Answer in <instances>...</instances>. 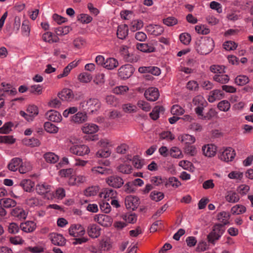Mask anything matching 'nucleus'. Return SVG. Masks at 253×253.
Wrapping results in <instances>:
<instances>
[{
    "mask_svg": "<svg viewBox=\"0 0 253 253\" xmlns=\"http://www.w3.org/2000/svg\"><path fill=\"white\" fill-rule=\"evenodd\" d=\"M214 47V41L209 37H202L197 39L195 42V48L201 55H206L210 53Z\"/></svg>",
    "mask_w": 253,
    "mask_h": 253,
    "instance_id": "nucleus-1",
    "label": "nucleus"
},
{
    "mask_svg": "<svg viewBox=\"0 0 253 253\" xmlns=\"http://www.w3.org/2000/svg\"><path fill=\"white\" fill-rule=\"evenodd\" d=\"M229 223V222L226 220L223 224H215L213 227L212 231L208 235V241L214 244V241L218 240L225 231V229H223L224 226Z\"/></svg>",
    "mask_w": 253,
    "mask_h": 253,
    "instance_id": "nucleus-2",
    "label": "nucleus"
},
{
    "mask_svg": "<svg viewBox=\"0 0 253 253\" xmlns=\"http://www.w3.org/2000/svg\"><path fill=\"white\" fill-rule=\"evenodd\" d=\"M81 105L84 110L93 114L100 108L101 103L97 98H91L86 101L82 102Z\"/></svg>",
    "mask_w": 253,
    "mask_h": 253,
    "instance_id": "nucleus-3",
    "label": "nucleus"
},
{
    "mask_svg": "<svg viewBox=\"0 0 253 253\" xmlns=\"http://www.w3.org/2000/svg\"><path fill=\"white\" fill-rule=\"evenodd\" d=\"M204 107L198 106L195 109V111L199 119L203 120H211L217 114V112L213 108H211L205 114L203 113Z\"/></svg>",
    "mask_w": 253,
    "mask_h": 253,
    "instance_id": "nucleus-4",
    "label": "nucleus"
},
{
    "mask_svg": "<svg viewBox=\"0 0 253 253\" xmlns=\"http://www.w3.org/2000/svg\"><path fill=\"white\" fill-rule=\"evenodd\" d=\"M134 70V68L131 65L126 64L119 68L118 75L121 79L126 80L132 75Z\"/></svg>",
    "mask_w": 253,
    "mask_h": 253,
    "instance_id": "nucleus-5",
    "label": "nucleus"
},
{
    "mask_svg": "<svg viewBox=\"0 0 253 253\" xmlns=\"http://www.w3.org/2000/svg\"><path fill=\"white\" fill-rule=\"evenodd\" d=\"M106 182L110 186L115 188L121 187L124 183L123 179L117 175L109 176L106 178Z\"/></svg>",
    "mask_w": 253,
    "mask_h": 253,
    "instance_id": "nucleus-6",
    "label": "nucleus"
},
{
    "mask_svg": "<svg viewBox=\"0 0 253 253\" xmlns=\"http://www.w3.org/2000/svg\"><path fill=\"white\" fill-rule=\"evenodd\" d=\"M236 155L235 152L231 147L226 148L222 152H220L219 158L224 162L232 161Z\"/></svg>",
    "mask_w": 253,
    "mask_h": 253,
    "instance_id": "nucleus-7",
    "label": "nucleus"
},
{
    "mask_svg": "<svg viewBox=\"0 0 253 253\" xmlns=\"http://www.w3.org/2000/svg\"><path fill=\"white\" fill-rule=\"evenodd\" d=\"M125 202L127 209L134 211L139 204V199L137 197L129 195L126 197Z\"/></svg>",
    "mask_w": 253,
    "mask_h": 253,
    "instance_id": "nucleus-8",
    "label": "nucleus"
},
{
    "mask_svg": "<svg viewBox=\"0 0 253 253\" xmlns=\"http://www.w3.org/2000/svg\"><path fill=\"white\" fill-rule=\"evenodd\" d=\"M69 233L73 237H80L84 234L85 229L81 224H73L69 229Z\"/></svg>",
    "mask_w": 253,
    "mask_h": 253,
    "instance_id": "nucleus-9",
    "label": "nucleus"
},
{
    "mask_svg": "<svg viewBox=\"0 0 253 253\" xmlns=\"http://www.w3.org/2000/svg\"><path fill=\"white\" fill-rule=\"evenodd\" d=\"M70 152L79 156H84L89 152V148L85 145H74L70 148Z\"/></svg>",
    "mask_w": 253,
    "mask_h": 253,
    "instance_id": "nucleus-10",
    "label": "nucleus"
},
{
    "mask_svg": "<svg viewBox=\"0 0 253 253\" xmlns=\"http://www.w3.org/2000/svg\"><path fill=\"white\" fill-rule=\"evenodd\" d=\"M160 94L158 89L155 87H150L144 93V96L147 100L155 101L158 99Z\"/></svg>",
    "mask_w": 253,
    "mask_h": 253,
    "instance_id": "nucleus-11",
    "label": "nucleus"
},
{
    "mask_svg": "<svg viewBox=\"0 0 253 253\" xmlns=\"http://www.w3.org/2000/svg\"><path fill=\"white\" fill-rule=\"evenodd\" d=\"M94 220L99 224L104 227L110 226L112 222V218L106 214L96 215L94 217Z\"/></svg>",
    "mask_w": 253,
    "mask_h": 253,
    "instance_id": "nucleus-12",
    "label": "nucleus"
},
{
    "mask_svg": "<svg viewBox=\"0 0 253 253\" xmlns=\"http://www.w3.org/2000/svg\"><path fill=\"white\" fill-rule=\"evenodd\" d=\"M50 239L54 245L63 246L66 244V240L60 234L53 233L50 235Z\"/></svg>",
    "mask_w": 253,
    "mask_h": 253,
    "instance_id": "nucleus-13",
    "label": "nucleus"
},
{
    "mask_svg": "<svg viewBox=\"0 0 253 253\" xmlns=\"http://www.w3.org/2000/svg\"><path fill=\"white\" fill-rule=\"evenodd\" d=\"M146 32L151 35L158 36L161 35L164 31L163 27L158 25L150 24L145 27Z\"/></svg>",
    "mask_w": 253,
    "mask_h": 253,
    "instance_id": "nucleus-14",
    "label": "nucleus"
},
{
    "mask_svg": "<svg viewBox=\"0 0 253 253\" xmlns=\"http://www.w3.org/2000/svg\"><path fill=\"white\" fill-rule=\"evenodd\" d=\"M58 97L62 101H70L74 97L73 91L69 88H64L58 93Z\"/></svg>",
    "mask_w": 253,
    "mask_h": 253,
    "instance_id": "nucleus-15",
    "label": "nucleus"
},
{
    "mask_svg": "<svg viewBox=\"0 0 253 253\" xmlns=\"http://www.w3.org/2000/svg\"><path fill=\"white\" fill-rule=\"evenodd\" d=\"M101 228L95 224H90L88 226L87 231L88 235L93 238L98 237L100 235Z\"/></svg>",
    "mask_w": 253,
    "mask_h": 253,
    "instance_id": "nucleus-16",
    "label": "nucleus"
},
{
    "mask_svg": "<svg viewBox=\"0 0 253 253\" xmlns=\"http://www.w3.org/2000/svg\"><path fill=\"white\" fill-rule=\"evenodd\" d=\"M45 116L48 119L53 122H60L62 120V116L61 114L57 111L54 110H50L47 111Z\"/></svg>",
    "mask_w": 253,
    "mask_h": 253,
    "instance_id": "nucleus-17",
    "label": "nucleus"
},
{
    "mask_svg": "<svg viewBox=\"0 0 253 253\" xmlns=\"http://www.w3.org/2000/svg\"><path fill=\"white\" fill-rule=\"evenodd\" d=\"M202 151L206 157H212L215 155L216 148L214 145L208 144L202 147Z\"/></svg>",
    "mask_w": 253,
    "mask_h": 253,
    "instance_id": "nucleus-18",
    "label": "nucleus"
},
{
    "mask_svg": "<svg viewBox=\"0 0 253 253\" xmlns=\"http://www.w3.org/2000/svg\"><path fill=\"white\" fill-rule=\"evenodd\" d=\"M210 94L208 98V101L211 103L213 102L216 100L220 99L224 96V93L219 89H215L211 91Z\"/></svg>",
    "mask_w": 253,
    "mask_h": 253,
    "instance_id": "nucleus-19",
    "label": "nucleus"
},
{
    "mask_svg": "<svg viewBox=\"0 0 253 253\" xmlns=\"http://www.w3.org/2000/svg\"><path fill=\"white\" fill-rule=\"evenodd\" d=\"M11 214L12 216L16 217L20 219H25L27 215L26 211L19 207L12 209L11 211Z\"/></svg>",
    "mask_w": 253,
    "mask_h": 253,
    "instance_id": "nucleus-20",
    "label": "nucleus"
},
{
    "mask_svg": "<svg viewBox=\"0 0 253 253\" xmlns=\"http://www.w3.org/2000/svg\"><path fill=\"white\" fill-rule=\"evenodd\" d=\"M20 227L21 229L25 232H32L36 227V224L32 221H27L25 223H22Z\"/></svg>",
    "mask_w": 253,
    "mask_h": 253,
    "instance_id": "nucleus-21",
    "label": "nucleus"
},
{
    "mask_svg": "<svg viewBox=\"0 0 253 253\" xmlns=\"http://www.w3.org/2000/svg\"><path fill=\"white\" fill-rule=\"evenodd\" d=\"M128 28L127 25H119L118 27L117 37L121 40H124L128 35Z\"/></svg>",
    "mask_w": 253,
    "mask_h": 253,
    "instance_id": "nucleus-22",
    "label": "nucleus"
},
{
    "mask_svg": "<svg viewBox=\"0 0 253 253\" xmlns=\"http://www.w3.org/2000/svg\"><path fill=\"white\" fill-rule=\"evenodd\" d=\"M136 46L138 50L143 52L150 53L155 50V48L150 44L138 43Z\"/></svg>",
    "mask_w": 253,
    "mask_h": 253,
    "instance_id": "nucleus-23",
    "label": "nucleus"
},
{
    "mask_svg": "<svg viewBox=\"0 0 253 253\" xmlns=\"http://www.w3.org/2000/svg\"><path fill=\"white\" fill-rule=\"evenodd\" d=\"M19 186L26 192H31L35 186L34 182L30 179H23L20 183Z\"/></svg>",
    "mask_w": 253,
    "mask_h": 253,
    "instance_id": "nucleus-24",
    "label": "nucleus"
},
{
    "mask_svg": "<svg viewBox=\"0 0 253 253\" xmlns=\"http://www.w3.org/2000/svg\"><path fill=\"white\" fill-rule=\"evenodd\" d=\"M22 159L19 158H13L7 165L8 169L12 171H16L18 167L22 163Z\"/></svg>",
    "mask_w": 253,
    "mask_h": 253,
    "instance_id": "nucleus-25",
    "label": "nucleus"
},
{
    "mask_svg": "<svg viewBox=\"0 0 253 253\" xmlns=\"http://www.w3.org/2000/svg\"><path fill=\"white\" fill-rule=\"evenodd\" d=\"M83 132L86 134H92L98 130V126L94 124H85L82 128Z\"/></svg>",
    "mask_w": 253,
    "mask_h": 253,
    "instance_id": "nucleus-26",
    "label": "nucleus"
},
{
    "mask_svg": "<svg viewBox=\"0 0 253 253\" xmlns=\"http://www.w3.org/2000/svg\"><path fill=\"white\" fill-rule=\"evenodd\" d=\"M0 205L4 208H10L16 206V202L11 198H3L0 199Z\"/></svg>",
    "mask_w": 253,
    "mask_h": 253,
    "instance_id": "nucleus-27",
    "label": "nucleus"
},
{
    "mask_svg": "<svg viewBox=\"0 0 253 253\" xmlns=\"http://www.w3.org/2000/svg\"><path fill=\"white\" fill-rule=\"evenodd\" d=\"M225 198L227 202L232 203H237L240 200L238 194L232 191H228Z\"/></svg>",
    "mask_w": 253,
    "mask_h": 253,
    "instance_id": "nucleus-28",
    "label": "nucleus"
},
{
    "mask_svg": "<svg viewBox=\"0 0 253 253\" xmlns=\"http://www.w3.org/2000/svg\"><path fill=\"white\" fill-rule=\"evenodd\" d=\"M164 111L165 108L163 106H156L149 114V116L152 120L155 121L159 118L160 113L164 112Z\"/></svg>",
    "mask_w": 253,
    "mask_h": 253,
    "instance_id": "nucleus-29",
    "label": "nucleus"
},
{
    "mask_svg": "<svg viewBox=\"0 0 253 253\" xmlns=\"http://www.w3.org/2000/svg\"><path fill=\"white\" fill-rule=\"evenodd\" d=\"M91 170L94 173H99L103 175H108L112 173L111 169L105 167H95L93 168Z\"/></svg>",
    "mask_w": 253,
    "mask_h": 253,
    "instance_id": "nucleus-30",
    "label": "nucleus"
},
{
    "mask_svg": "<svg viewBox=\"0 0 253 253\" xmlns=\"http://www.w3.org/2000/svg\"><path fill=\"white\" fill-rule=\"evenodd\" d=\"M36 190L39 194L42 195L50 191V186L46 184H38L36 186Z\"/></svg>",
    "mask_w": 253,
    "mask_h": 253,
    "instance_id": "nucleus-31",
    "label": "nucleus"
},
{
    "mask_svg": "<svg viewBox=\"0 0 253 253\" xmlns=\"http://www.w3.org/2000/svg\"><path fill=\"white\" fill-rule=\"evenodd\" d=\"M119 65L118 61L114 58H109L104 63V67L109 70H112L117 67Z\"/></svg>",
    "mask_w": 253,
    "mask_h": 253,
    "instance_id": "nucleus-32",
    "label": "nucleus"
},
{
    "mask_svg": "<svg viewBox=\"0 0 253 253\" xmlns=\"http://www.w3.org/2000/svg\"><path fill=\"white\" fill-rule=\"evenodd\" d=\"M3 87L1 90H3L5 92L8 94L9 95H15L17 93V90L15 88L12 87V85L9 84H5L4 83L1 84Z\"/></svg>",
    "mask_w": 253,
    "mask_h": 253,
    "instance_id": "nucleus-33",
    "label": "nucleus"
},
{
    "mask_svg": "<svg viewBox=\"0 0 253 253\" xmlns=\"http://www.w3.org/2000/svg\"><path fill=\"white\" fill-rule=\"evenodd\" d=\"M43 158L47 163L54 164L56 163L58 159V156L52 152H47L44 154Z\"/></svg>",
    "mask_w": 253,
    "mask_h": 253,
    "instance_id": "nucleus-34",
    "label": "nucleus"
},
{
    "mask_svg": "<svg viewBox=\"0 0 253 253\" xmlns=\"http://www.w3.org/2000/svg\"><path fill=\"white\" fill-rule=\"evenodd\" d=\"M87 116L85 112H78L73 117V121L75 123H82L86 120Z\"/></svg>",
    "mask_w": 253,
    "mask_h": 253,
    "instance_id": "nucleus-35",
    "label": "nucleus"
},
{
    "mask_svg": "<svg viewBox=\"0 0 253 253\" xmlns=\"http://www.w3.org/2000/svg\"><path fill=\"white\" fill-rule=\"evenodd\" d=\"M99 188L98 186H92L87 188L84 191V194L87 197L93 196L97 194Z\"/></svg>",
    "mask_w": 253,
    "mask_h": 253,
    "instance_id": "nucleus-36",
    "label": "nucleus"
},
{
    "mask_svg": "<svg viewBox=\"0 0 253 253\" xmlns=\"http://www.w3.org/2000/svg\"><path fill=\"white\" fill-rule=\"evenodd\" d=\"M213 80L222 84L227 83L230 79L227 75H215L213 77Z\"/></svg>",
    "mask_w": 253,
    "mask_h": 253,
    "instance_id": "nucleus-37",
    "label": "nucleus"
},
{
    "mask_svg": "<svg viewBox=\"0 0 253 253\" xmlns=\"http://www.w3.org/2000/svg\"><path fill=\"white\" fill-rule=\"evenodd\" d=\"M98 248L101 251H108L112 248V245L108 240L102 239L99 242Z\"/></svg>",
    "mask_w": 253,
    "mask_h": 253,
    "instance_id": "nucleus-38",
    "label": "nucleus"
},
{
    "mask_svg": "<svg viewBox=\"0 0 253 253\" xmlns=\"http://www.w3.org/2000/svg\"><path fill=\"white\" fill-rule=\"evenodd\" d=\"M116 195V192L114 190L110 188L106 189L103 192H101L99 194V196L103 197L105 199L107 198H110L112 199L115 197Z\"/></svg>",
    "mask_w": 253,
    "mask_h": 253,
    "instance_id": "nucleus-39",
    "label": "nucleus"
},
{
    "mask_svg": "<svg viewBox=\"0 0 253 253\" xmlns=\"http://www.w3.org/2000/svg\"><path fill=\"white\" fill-rule=\"evenodd\" d=\"M92 79V77L90 74L83 72L79 74L78 76V80L82 83H88L90 82Z\"/></svg>",
    "mask_w": 253,
    "mask_h": 253,
    "instance_id": "nucleus-40",
    "label": "nucleus"
},
{
    "mask_svg": "<svg viewBox=\"0 0 253 253\" xmlns=\"http://www.w3.org/2000/svg\"><path fill=\"white\" fill-rule=\"evenodd\" d=\"M217 108L221 111L227 112L230 108V104L226 100H222L218 103Z\"/></svg>",
    "mask_w": 253,
    "mask_h": 253,
    "instance_id": "nucleus-41",
    "label": "nucleus"
},
{
    "mask_svg": "<svg viewBox=\"0 0 253 253\" xmlns=\"http://www.w3.org/2000/svg\"><path fill=\"white\" fill-rule=\"evenodd\" d=\"M249 82L248 77L244 75L238 76L235 79V83L238 85H244Z\"/></svg>",
    "mask_w": 253,
    "mask_h": 253,
    "instance_id": "nucleus-42",
    "label": "nucleus"
},
{
    "mask_svg": "<svg viewBox=\"0 0 253 253\" xmlns=\"http://www.w3.org/2000/svg\"><path fill=\"white\" fill-rule=\"evenodd\" d=\"M13 125V123L11 122L5 123L2 127H0V133L8 134L12 130L11 127Z\"/></svg>",
    "mask_w": 253,
    "mask_h": 253,
    "instance_id": "nucleus-43",
    "label": "nucleus"
},
{
    "mask_svg": "<svg viewBox=\"0 0 253 253\" xmlns=\"http://www.w3.org/2000/svg\"><path fill=\"white\" fill-rule=\"evenodd\" d=\"M72 30V28L69 26L59 27L55 28L54 32L57 35H65L69 33Z\"/></svg>",
    "mask_w": 253,
    "mask_h": 253,
    "instance_id": "nucleus-44",
    "label": "nucleus"
},
{
    "mask_svg": "<svg viewBox=\"0 0 253 253\" xmlns=\"http://www.w3.org/2000/svg\"><path fill=\"white\" fill-rule=\"evenodd\" d=\"M44 129L49 133H56L58 130V127L54 124L47 122L44 124Z\"/></svg>",
    "mask_w": 253,
    "mask_h": 253,
    "instance_id": "nucleus-45",
    "label": "nucleus"
},
{
    "mask_svg": "<svg viewBox=\"0 0 253 253\" xmlns=\"http://www.w3.org/2000/svg\"><path fill=\"white\" fill-rule=\"evenodd\" d=\"M150 197L151 200L159 202L164 198V194L161 192L153 191L150 193Z\"/></svg>",
    "mask_w": 253,
    "mask_h": 253,
    "instance_id": "nucleus-46",
    "label": "nucleus"
},
{
    "mask_svg": "<svg viewBox=\"0 0 253 253\" xmlns=\"http://www.w3.org/2000/svg\"><path fill=\"white\" fill-rule=\"evenodd\" d=\"M231 211L233 214H240L244 213L246 211V208L243 205H237L233 207Z\"/></svg>",
    "mask_w": 253,
    "mask_h": 253,
    "instance_id": "nucleus-47",
    "label": "nucleus"
},
{
    "mask_svg": "<svg viewBox=\"0 0 253 253\" xmlns=\"http://www.w3.org/2000/svg\"><path fill=\"white\" fill-rule=\"evenodd\" d=\"M24 142L26 145H28L31 147H38L41 144L40 140L36 138H32L30 139H25Z\"/></svg>",
    "mask_w": 253,
    "mask_h": 253,
    "instance_id": "nucleus-48",
    "label": "nucleus"
},
{
    "mask_svg": "<svg viewBox=\"0 0 253 253\" xmlns=\"http://www.w3.org/2000/svg\"><path fill=\"white\" fill-rule=\"evenodd\" d=\"M181 182L175 177H170L169 178V181L166 182L165 186H168V185H170L173 187L177 188L180 186Z\"/></svg>",
    "mask_w": 253,
    "mask_h": 253,
    "instance_id": "nucleus-49",
    "label": "nucleus"
},
{
    "mask_svg": "<svg viewBox=\"0 0 253 253\" xmlns=\"http://www.w3.org/2000/svg\"><path fill=\"white\" fill-rule=\"evenodd\" d=\"M179 40L183 44L188 45L191 41V35L187 33H182L179 36Z\"/></svg>",
    "mask_w": 253,
    "mask_h": 253,
    "instance_id": "nucleus-50",
    "label": "nucleus"
},
{
    "mask_svg": "<svg viewBox=\"0 0 253 253\" xmlns=\"http://www.w3.org/2000/svg\"><path fill=\"white\" fill-rule=\"evenodd\" d=\"M77 18L78 21L83 24L89 23L92 20V18L90 16L83 13L79 15Z\"/></svg>",
    "mask_w": 253,
    "mask_h": 253,
    "instance_id": "nucleus-51",
    "label": "nucleus"
},
{
    "mask_svg": "<svg viewBox=\"0 0 253 253\" xmlns=\"http://www.w3.org/2000/svg\"><path fill=\"white\" fill-rule=\"evenodd\" d=\"M111 153L110 150L108 148L105 147L103 149L98 151L96 155L98 158H107L110 155Z\"/></svg>",
    "mask_w": 253,
    "mask_h": 253,
    "instance_id": "nucleus-52",
    "label": "nucleus"
},
{
    "mask_svg": "<svg viewBox=\"0 0 253 253\" xmlns=\"http://www.w3.org/2000/svg\"><path fill=\"white\" fill-rule=\"evenodd\" d=\"M15 142V139L12 135L0 136V143L12 144Z\"/></svg>",
    "mask_w": 253,
    "mask_h": 253,
    "instance_id": "nucleus-53",
    "label": "nucleus"
},
{
    "mask_svg": "<svg viewBox=\"0 0 253 253\" xmlns=\"http://www.w3.org/2000/svg\"><path fill=\"white\" fill-rule=\"evenodd\" d=\"M169 154L174 158H180L182 156L181 151L177 147H172L169 150Z\"/></svg>",
    "mask_w": 253,
    "mask_h": 253,
    "instance_id": "nucleus-54",
    "label": "nucleus"
},
{
    "mask_svg": "<svg viewBox=\"0 0 253 253\" xmlns=\"http://www.w3.org/2000/svg\"><path fill=\"white\" fill-rule=\"evenodd\" d=\"M181 141L185 142L187 145L191 144L195 142V138L189 134H184L181 137Z\"/></svg>",
    "mask_w": 253,
    "mask_h": 253,
    "instance_id": "nucleus-55",
    "label": "nucleus"
},
{
    "mask_svg": "<svg viewBox=\"0 0 253 253\" xmlns=\"http://www.w3.org/2000/svg\"><path fill=\"white\" fill-rule=\"evenodd\" d=\"M163 23L168 26H173L177 23V20L174 17L170 16L163 20Z\"/></svg>",
    "mask_w": 253,
    "mask_h": 253,
    "instance_id": "nucleus-56",
    "label": "nucleus"
},
{
    "mask_svg": "<svg viewBox=\"0 0 253 253\" xmlns=\"http://www.w3.org/2000/svg\"><path fill=\"white\" fill-rule=\"evenodd\" d=\"M32 170V167L29 163H21L19 167L20 173L24 174Z\"/></svg>",
    "mask_w": 253,
    "mask_h": 253,
    "instance_id": "nucleus-57",
    "label": "nucleus"
},
{
    "mask_svg": "<svg viewBox=\"0 0 253 253\" xmlns=\"http://www.w3.org/2000/svg\"><path fill=\"white\" fill-rule=\"evenodd\" d=\"M27 111L30 115H32L33 119L39 114L38 108L34 105H29L27 109Z\"/></svg>",
    "mask_w": 253,
    "mask_h": 253,
    "instance_id": "nucleus-58",
    "label": "nucleus"
},
{
    "mask_svg": "<svg viewBox=\"0 0 253 253\" xmlns=\"http://www.w3.org/2000/svg\"><path fill=\"white\" fill-rule=\"evenodd\" d=\"M184 112V110L178 105H174L171 108V113L174 115H181L183 114Z\"/></svg>",
    "mask_w": 253,
    "mask_h": 253,
    "instance_id": "nucleus-59",
    "label": "nucleus"
},
{
    "mask_svg": "<svg viewBox=\"0 0 253 253\" xmlns=\"http://www.w3.org/2000/svg\"><path fill=\"white\" fill-rule=\"evenodd\" d=\"M237 45L236 42L231 41H226L223 44L224 48L227 50H234L237 48Z\"/></svg>",
    "mask_w": 253,
    "mask_h": 253,
    "instance_id": "nucleus-60",
    "label": "nucleus"
},
{
    "mask_svg": "<svg viewBox=\"0 0 253 253\" xmlns=\"http://www.w3.org/2000/svg\"><path fill=\"white\" fill-rule=\"evenodd\" d=\"M132 167L129 165H121L118 167V170L125 174H129L131 172Z\"/></svg>",
    "mask_w": 253,
    "mask_h": 253,
    "instance_id": "nucleus-61",
    "label": "nucleus"
},
{
    "mask_svg": "<svg viewBox=\"0 0 253 253\" xmlns=\"http://www.w3.org/2000/svg\"><path fill=\"white\" fill-rule=\"evenodd\" d=\"M143 26V22L142 20H135L131 22L130 30L132 31H135L140 29Z\"/></svg>",
    "mask_w": 253,
    "mask_h": 253,
    "instance_id": "nucleus-62",
    "label": "nucleus"
},
{
    "mask_svg": "<svg viewBox=\"0 0 253 253\" xmlns=\"http://www.w3.org/2000/svg\"><path fill=\"white\" fill-rule=\"evenodd\" d=\"M29 91L36 95H40L42 93V86L39 84L31 85L29 88Z\"/></svg>",
    "mask_w": 253,
    "mask_h": 253,
    "instance_id": "nucleus-63",
    "label": "nucleus"
},
{
    "mask_svg": "<svg viewBox=\"0 0 253 253\" xmlns=\"http://www.w3.org/2000/svg\"><path fill=\"white\" fill-rule=\"evenodd\" d=\"M137 104L140 108L145 112H148L151 109V106L149 103L145 101L139 100L138 101Z\"/></svg>",
    "mask_w": 253,
    "mask_h": 253,
    "instance_id": "nucleus-64",
    "label": "nucleus"
}]
</instances>
